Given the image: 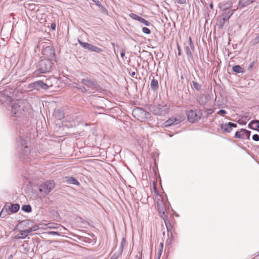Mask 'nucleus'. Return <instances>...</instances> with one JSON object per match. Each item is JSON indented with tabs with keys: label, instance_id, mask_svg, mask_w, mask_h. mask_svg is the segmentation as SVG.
<instances>
[{
	"label": "nucleus",
	"instance_id": "nucleus-42",
	"mask_svg": "<svg viewBox=\"0 0 259 259\" xmlns=\"http://www.w3.org/2000/svg\"><path fill=\"white\" fill-rule=\"evenodd\" d=\"M210 7L211 9H212V8H213V5H212V4H211L210 5Z\"/></svg>",
	"mask_w": 259,
	"mask_h": 259
},
{
	"label": "nucleus",
	"instance_id": "nucleus-24",
	"mask_svg": "<svg viewBox=\"0 0 259 259\" xmlns=\"http://www.w3.org/2000/svg\"><path fill=\"white\" fill-rule=\"evenodd\" d=\"M130 17L134 19V20H137V21H139L141 19V17L138 16L137 15L135 14H134V13H131L129 15Z\"/></svg>",
	"mask_w": 259,
	"mask_h": 259
},
{
	"label": "nucleus",
	"instance_id": "nucleus-15",
	"mask_svg": "<svg viewBox=\"0 0 259 259\" xmlns=\"http://www.w3.org/2000/svg\"><path fill=\"white\" fill-rule=\"evenodd\" d=\"M126 239L125 238H122V240L121 241V243H120V252L119 254L118 255H113L111 257L110 259H117L118 258V256L119 255H120L121 254L122 252L123 251L124 246L126 245Z\"/></svg>",
	"mask_w": 259,
	"mask_h": 259
},
{
	"label": "nucleus",
	"instance_id": "nucleus-19",
	"mask_svg": "<svg viewBox=\"0 0 259 259\" xmlns=\"http://www.w3.org/2000/svg\"><path fill=\"white\" fill-rule=\"evenodd\" d=\"M151 89L154 91H156L158 88V83L156 79H152L150 83Z\"/></svg>",
	"mask_w": 259,
	"mask_h": 259
},
{
	"label": "nucleus",
	"instance_id": "nucleus-7",
	"mask_svg": "<svg viewBox=\"0 0 259 259\" xmlns=\"http://www.w3.org/2000/svg\"><path fill=\"white\" fill-rule=\"evenodd\" d=\"M42 53L44 57L49 60H53L54 58V51L51 46H48L43 49Z\"/></svg>",
	"mask_w": 259,
	"mask_h": 259
},
{
	"label": "nucleus",
	"instance_id": "nucleus-10",
	"mask_svg": "<svg viewBox=\"0 0 259 259\" xmlns=\"http://www.w3.org/2000/svg\"><path fill=\"white\" fill-rule=\"evenodd\" d=\"M132 114L133 116L138 120L142 121L144 119L143 116L145 115L146 113L140 108H136L133 110Z\"/></svg>",
	"mask_w": 259,
	"mask_h": 259
},
{
	"label": "nucleus",
	"instance_id": "nucleus-45",
	"mask_svg": "<svg viewBox=\"0 0 259 259\" xmlns=\"http://www.w3.org/2000/svg\"><path fill=\"white\" fill-rule=\"evenodd\" d=\"M138 259H141V258H139V257Z\"/></svg>",
	"mask_w": 259,
	"mask_h": 259
},
{
	"label": "nucleus",
	"instance_id": "nucleus-12",
	"mask_svg": "<svg viewBox=\"0 0 259 259\" xmlns=\"http://www.w3.org/2000/svg\"><path fill=\"white\" fill-rule=\"evenodd\" d=\"M237 125L232 122H228L227 123L222 124L221 125V130L226 133H230L233 127H236Z\"/></svg>",
	"mask_w": 259,
	"mask_h": 259
},
{
	"label": "nucleus",
	"instance_id": "nucleus-41",
	"mask_svg": "<svg viewBox=\"0 0 259 259\" xmlns=\"http://www.w3.org/2000/svg\"><path fill=\"white\" fill-rule=\"evenodd\" d=\"M125 55V53L124 52L122 51V52H121L120 53V56L122 58H123V57Z\"/></svg>",
	"mask_w": 259,
	"mask_h": 259
},
{
	"label": "nucleus",
	"instance_id": "nucleus-30",
	"mask_svg": "<svg viewBox=\"0 0 259 259\" xmlns=\"http://www.w3.org/2000/svg\"><path fill=\"white\" fill-rule=\"evenodd\" d=\"M142 31L144 33L147 34H149L151 33L150 30L149 28H148L147 27H144L142 28Z\"/></svg>",
	"mask_w": 259,
	"mask_h": 259
},
{
	"label": "nucleus",
	"instance_id": "nucleus-35",
	"mask_svg": "<svg viewBox=\"0 0 259 259\" xmlns=\"http://www.w3.org/2000/svg\"><path fill=\"white\" fill-rule=\"evenodd\" d=\"M226 113V111L224 110H220L218 112V114H219V115H222L223 116L224 115H225V114Z\"/></svg>",
	"mask_w": 259,
	"mask_h": 259
},
{
	"label": "nucleus",
	"instance_id": "nucleus-18",
	"mask_svg": "<svg viewBox=\"0 0 259 259\" xmlns=\"http://www.w3.org/2000/svg\"><path fill=\"white\" fill-rule=\"evenodd\" d=\"M255 0H240L239 2V5L241 6L242 7L247 6L252 3H253Z\"/></svg>",
	"mask_w": 259,
	"mask_h": 259
},
{
	"label": "nucleus",
	"instance_id": "nucleus-13",
	"mask_svg": "<svg viewBox=\"0 0 259 259\" xmlns=\"http://www.w3.org/2000/svg\"><path fill=\"white\" fill-rule=\"evenodd\" d=\"M51 69V66H39V68L35 71V74L38 75L42 73H46L50 71Z\"/></svg>",
	"mask_w": 259,
	"mask_h": 259
},
{
	"label": "nucleus",
	"instance_id": "nucleus-16",
	"mask_svg": "<svg viewBox=\"0 0 259 259\" xmlns=\"http://www.w3.org/2000/svg\"><path fill=\"white\" fill-rule=\"evenodd\" d=\"M156 182L155 181H153L152 182V187L153 189L151 190V193L152 195L155 198V199H157V198H159V195L158 191L156 189Z\"/></svg>",
	"mask_w": 259,
	"mask_h": 259
},
{
	"label": "nucleus",
	"instance_id": "nucleus-4",
	"mask_svg": "<svg viewBox=\"0 0 259 259\" xmlns=\"http://www.w3.org/2000/svg\"><path fill=\"white\" fill-rule=\"evenodd\" d=\"M187 118L188 120L192 122L197 121L201 118L202 113L199 110H191L187 112Z\"/></svg>",
	"mask_w": 259,
	"mask_h": 259
},
{
	"label": "nucleus",
	"instance_id": "nucleus-31",
	"mask_svg": "<svg viewBox=\"0 0 259 259\" xmlns=\"http://www.w3.org/2000/svg\"><path fill=\"white\" fill-rule=\"evenodd\" d=\"M57 225V224H51V223H50V224H48L46 225V226H48V228H50V229L57 228V227L56 226Z\"/></svg>",
	"mask_w": 259,
	"mask_h": 259
},
{
	"label": "nucleus",
	"instance_id": "nucleus-14",
	"mask_svg": "<svg viewBox=\"0 0 259 259\" xmlns=\"http://www.w3.org/2000/svg\"><path fill=\"white\" fill-rule=\"evenodd\" d=\"M248 127L251 129L259 132V120H254L251 121L249 123Z\"/></svg>",
	"mask_w": 259,
	"mask_h": 259
},
{
	"label": "nucleus",
	"instance_id": "nucleus-39",
	"mask_svg": "<svg viewBox=\"0 0 259 259\" xmlns=\"http://www.w3.org/2000/svg\"><path fill=\"white\" fill-rule=\"evenodd\" d=\"M20 108V106H18V105L16 104H14V105H13V106H12V109H13V110H15V109H17V108Z\"/></svg>",
	"mask_w": 259,
	"mask_h": 259
},
{
	"label": "nucleus",
	"instance_id": "nucleus-17",
	"mask_svg": "<svg viewBox=\"0 0 259 259\" xmlns=\"http://www.w3.org/2000/svg\"><path fill=\"white\" fill-rule=\"evenodd\" d=\"M175 240V236L172 232L170 233H168V238L166 242V244L167 245H170Z\"/></svg>",
	"mask_w": 259,
	"mask_h": 259
},
{
	"label": "nucleus",
	"instance_id": "nucleus-6",
	"mask_svg": "<svg viewBox=\"0 0 259 259\" xmlns=\"http://www.w3.org/2000/svg\"><path fill=\"white\" fill-rule=\"evenodd\" d=\"M81 82L83 85L91 89H95L98 88L97 82L95 80L90 77H87L83 78Z\"/></svg>",
	"mask_w": 259,
	"mask_h": 259
},
{
	"label": "nucleus",
	"instance_id": "nucleus-22",
	"mask_svg": "<svg viewBox=\"0 0 259 259\" xmlns=\"http://www.w3.org/2000/svg\"><path fill=\"white\" fill-rule=\"evenodd\" d=\"M22 209L26 212H29L31 211V207L29 205H24L22 207Z\"/></svg>",
	"mask_w": 259,
	"mask_h": 259
},
{
	"label": "nucleus",
	"instance_id": "nucleus-26",
	"mask_svg": "<svg viewBox=\"0 0 259 259\" xmlns=\"http://www.w3.org/2000/svg\"><path fill=\"white\" fill-rule=\"evenodd\" d=\"M163 248V243L160 242L159 244V245L158 246V249H159L158 253H159V256H160L162 254Z\"/></svg>",
	"mask_w": 259,
	"mask_h": 259
},
{
	"label": "nucleus",
	"instance_id": "nucleus-8",
	"mask_svg": "<svg viewBox=\"0 0 259 259\" xmlns=\"http://www.w3.org/2000/svg\"><path fill=\"white\" fill-rule=\"evenodd\" d=\"M79 44L84 49H87L90 51L95 52L97 53H101L103 50L96 46H93L92 44L88 42H83L80 40L78 41Z\"/></svg>",
	"mask_w": 259,
	"mask_h": 259
},
{
	"label": "nucleus",
	"instance_id": "nucleus-43",
	"mask_svg": "<svg viewBox=\"0 0 259 259\" xmlns=\"http://www.w3.org/2000/svg\"><path fill=\"white\" fill-rule=\"evenodd\" d=\"M178 49H179V53H178V54H179V55H181L180 50V49H179V48H178Z\"/></svg>",
	"mask_w": 259,
	"mask_h": 259
},
{
	"label": "nucleus",
	"instance_id": "nucleus-32",
	"mask_svg": "<svg viewBox=\"0 0 259 259\" xmlns=\"http://www.w3.org/2000/svg\"><path fill=\"white\" fill-rule=\"evenodd\" d=\"M252 139L254 141H259V136L257 134H254L252 136Z\"/></svg>",
	"mask_w": 259,
	"mask_h": 259
},
{
	"label": "nucleus",
	"instance_id": "nucleus-34",
	"mask_svg": "<svg viewBox=\"0 0 259 259\" xmlns=\"http://www.w3.org/2000/svg\"><path fill=\"white\" fill-rule=\"evenodd\" d=\"M259 42V35L255 37L252 41L253 45H256Z\"/></svg>",
	"mask_w": 259,
	"mask_h": 259
},
{
	"label": "nucleus",
	"instance_id": "nucleus-33",
	"mask_svg": "<svg viewBox=\"0 0 259 259\" xmlns=\"http://www.w3.org/2000/svg\"><path fill=\"white\" fill-rule=\"evenodd\" d=\"M232 14H233V13L232 12L229 14V16L228 17H224L223 18V24H224L225 22H227L229 20L230 17L232 15Z\"/></svg>",
	"mask_w": 259,
	"mask_h": 259
},
{
	"label": "nucleus",
	"instance_id": "nucleus-27",
	"mask_svg": "<svg viewBox=\"0 0 259 259\" xmlns=\"http://www.w3.org/2000/svg\"><path fill=\"white\" fill-rule=\"evenodd\" d=\"M139 22L141 23H143L146 26H149L150 24V23L148 22V21L146 20L145 19L143 18H141L140 20H139Z\"/></svg>",
	"mask_w": 259,
	"mask_h": 259
},
{
	"label": "nucleus",
	"instance_id": "nucleus-38",
	"mask_svg": "<svg viewBox=\"0 0 259 259\" xmlns=\"http://www.w3.org/2000/svg\"><path fill=\"white\" fill-rule=\"evenodd\" d=\"M51 28L53 30H55L56 29V24L55 23H53L51 24Z\"/></svg>",
	"mask_w": 259,
	"mask_h": 259
},
{
	"label": "nucleus",
	"instance_id": "nucleus-37",
	"mask_svg": "<svg viewBox=\"0 0 259 259\" xmlns=\"http://www.w3.org/2000/svg\"><path fill=\"white\" fill-rule=\"evenodd\" d=\"M189 42L190 46L192 48H194V46H193V42H192V38H191V37H189Z\"/></svg>",
	"mask_w": 259,
	"mask_h": 259
},
{
	"label": "nucleus",
	"instance_id": "nucleus-11",
	"mask_svg": "<svg viewBox=\"0 0 259 259\" xmlns=\"http://www.w3.org/2000/svg\"><path fill=\"white\" fill-rule=\"evenodd\" d=\"M55 186V184L53 181H49L42 185V188L45 190V193H49L54 189Z\"/></svg>",
	"mask_w": 259,
	"mask_h": 259
},
{
	"label": "nucleus",
	"instance_id": "nucleus-3",
	"mask_svg": "<svg viewBox=\"0 0 259 259\" xmlns=\"http://www.w3.org/2000/svg\"><path fill=\"white\" fill-rule=\"evenodd\" d=\"M185 119L184 116L177 115L168 119L164 123V127H168L171 125H176L183 122Z\"/></svg>",
	"mask_w": 259,
	"mask_h": 259
},
{
	"label": "nucleus",
	"instance_id": "nucleus-44",
	"mask_svg": "<svg viewBox=\"0 0 259 259\" xmlns=\"http://www.w3.org/2000/svg\"><path fill=\"white\" fill-rule=\"evenodd\" d=\"M14 114H15V115H16V112H14Z\"/></svg>",
	"mask_w": 259,
	"mask_h": 259
},
{
	"label": "nucleus",
	"instance_id": "nucleus-20",
	"mask_svg": "<svg viewBox=\"0 0 259 259\" xmlns=\"http://www.w3.org/2000/svg\"><path fill=\"white\" fill-rule=\"evenodd\" d=\"M20 208V205L18 204H12L10 208V210L13 213L17 212Z\"/></svg>",
	"mask_w": 259,
	"mask_h": 259
},
{
	"label": "nucleus",
	"instance_id": "nucleus-23",
	"mask_svg": "<svg viewBox=\"0 0 259 259\" xmlns=\"http://www.w3.org/2000/svg\"><path fill=\"white\" fill-rule=\"evenodd\" d=\"M185 50L186 51V54L187 55L188 57L189 58H192V54L190 50V49L189 47H186L185 48Z\"/></svg>",
	"mask_w": 259,
	"mask_h": 259
},
{
	"label": "nucleus",
	"instance_id": "nucleus-1",
	"mask_svg": "<svg viewBox=\"0 0 259 259\" xmlns=\"http://www.w3.org/2000/svg\"><path fill=\"white\" fill-rule=\"evenodd\" d=\"M20 224L23 229H26L19 232L16 235L17 239H24L31 232L37 231L39 229V226L34 224L33 222L30 220L23 221Z\"/></svg>",
	"mask_w": 259,
	"mask_h": 259
},
{
	"label": "nucleus",
	"instance_id": "nucleus-29",
	"mask_svg": "<svg viewBox=\"0 0 259 259\" xmlns=\"http://www.w3.org/2000/svg\"><path fill=\"white\" fill-rule=\"evenodd\" d=\"M136 69H135L133 71L131 70L129 72V73L132 76V77L135 78H137L136 76Z\"/></svg>",
	"mask_w": 259,
	"mask_h": 259
},
{
	"label": "nucleus",
	"instance_id": "nucleus-25",
	"mask_svg": "<svg viewBox=\"0 0 259 259\" xmlns=\"http://www.w3.org/2000/svg\"><path fill=\"white\" fill-rule=\"evenodd\" d=\"M68 182H69L70 183H72V184H75V185L79 184V182H78V181L76 179H75L73 177L70 178L68 179Z\"/></svg>",
	"mask_w": 259,
	"mask_h": 259
},
{
	"label": "nucleus",
	"instance_id": "nucleus-40",
	"mask_svg": "<svg viewBox=\"0 0 259 259\" xmlns=\"http://www.w3.org/2000/svg\"><path fill=\"white\" fill-rule=\"evenodd\" d=\"M49 234H52V235H59V233L57 232H55V231L50 232Z\"/></svg>",
	"mask_w": 259,
	"mask_h": 259
},
{
	"label": "nucleus",
	"instance_id": "nucleus-28",
	"mask_svg": "<svg viewBox=\"0 0 259 259\" xmlns=\"http://www.w3.org/2000/svg\"><path fill=\"white\" fill-rule=\"evenodd\" d=\"M192 84L194 88H195L197 91L200 90L201 87L197 82L193 81Z\"/></svg>",
	"mask_w": 259,
	"mask_h": 259
},
{
	"label": "nucleus",
	"instance_id": "nucleus-2",
	"mask_svg": "<svg viewBox=\"0 0 259 259\" xmlns=\"http://www.w3.org/2000/svg\"><path fill=\"white\" fill-rule=\"evenodd\" d=\"M169 204L166 200L161 197L157 198V207L161 218L164 220L165 224L168 220L167 211L169 209Z\"/></svg>",
	"mask_w": 259,
	"mask_h": 259
},
{
	"label": "nucleus",
	"instance_id": "nucleus-21",
	"mask_svg": "<svg viewBox=\"0 0 259 259\" xmlns=\"http://www.w3.org/2000/svg\"><path fill=\"white\" fill-rule=\"evenodd\" d=\"M232 70L236 73H242L244 72V69L241 66H233Z\"/></svg>",
	"mask_w": 259,
	"mask_h": 259
},
{
	"label": "nucleus",
	"instance_id": "nucleus-9",
	"mask_svg": "<svg viewBox=\"0 0 259 259\" xmlns=\"http://www.w3.org/2000/svg\"><path fill=\"white\" fill-rule=\"evenodd\" d=\"M29 88L39 90L40 89L47 90L49 85L41 81H37L29 84Z\"/></svg>",
	"mask_w": 259,
	"mask_h": 259
},
{
	"label": "nucleus",
	"instance_id": "nucleus-36",
	"mask_svg": "<svg viewBox=\"0 0 259 259\" xmlns=\"http://www.w3.org/2000/svg\"><path fill=\"white\" fill-rule=\"evenodd\" d=\"M213 112V110L211 109H206V113L208 115L211 114Z\"/></svg>",
	"mask_w": 259,
	"mask_h": 259
},
{
	"label": "nucleus",
	"instance_id": "nucleus-5",
	"mask_svg": "<svg viewBox=\"0 0 259 259\" xmlns=\"http://www.w3.org/2000/svg\"><path fill=\"white\" fill-rule=\"evenodd\" d=\"M250 136V132L245 129L241 128L239 131H237L234 135V137L236 139L242 140H249Z\"/></svg>",
	"mask_w": 259,
	"mask_h": 259
}]
</instances>
